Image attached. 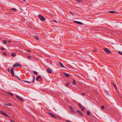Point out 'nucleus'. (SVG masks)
<instances>
[{
  "mask_svg": "<svg viewBox=\"0 0 122 122\" xmlns=\"http://www.w3.org/2000/svg\"><path fill=\"white\" fill-rule=\"evenodd\" d=\"M1 50H4V48H3V47H1Z\"/></svg>",
  "mask_w": 122,
  "mask_h": 122,
  "instance_id": "nucleus-39",
  "label": "nucleus"
},
{
  "mask_svg": "<svg viewBox=\"0 0 122 122\" xmlns=\"http://www.w3.org/2000/svg\"><path fill=\"white\" fill-rule=\"evenodd\" d=\"M27 51H28L29 52H31L30 51V50H27Z\"/></svg>",
  "mask_w": 122,
  "mask_h": 122,
  "instance_id": "nucleus-44",
  "label": "nucleus"
},
{
  "mask_svg": "<svg viewBox=\"0 0 122 122\" xmlns=\"http://www.w3.org/2000/svg\"><path fill=\"white\" fill-rule=\"evenodd\" d=\"M3 54L4 55H7V53L5 52H3Z\"/></svg>",
  "mask_w": 122,
  "mask_h": 122,
  "instance_id": "nucleus-33",
  "label": "nucleus"
},
{
  "mask_svg": "<svg viewBox=\"0 0 122 122\" xmlns=\"http://www.w3.org/2000/svg\"><path fill=\"white\" fill-rule=\"evenodd\" d=\"M69 83L68 82H67L66 84V87H68L69 86Z\"/></svg>",
  "mask_w": 122,
  "mask_h": 122,
  "instance_id": "nucleus-28",
  "label": "nucleus"
},
{
  "mask_svg": "<svg viewBox=\"0 0 122 122\" xmlns=\"http://www.w3.org/2000/svg\"><path fill=\"white\" fill-rule=\"evenodd\" d=\"M73 21L75 23H77V24H80L83 25V24L81 22H80L77 21Z\"/></svg>",
  "mask_w": 122,
  "mask_h": 122,
  "instance_id": "nucleus-11",
  "label": "nucleus"
},
{
  "mask_svg": "<svg viewBox=\"0 0 122 122\" xmlns=\"http://www.w3.org/2000/svg\"><path fill=\"white\" fill-rule=\"evenodd\" d=\"M11 10L13 11H15L16 10V9L15 8H12L11 9Z\"/></svg>",
  "mask_w": 122,
  "mask_h": 122,
  "instance_id": "nucleus-23",
  "label": "nucleus"
},
{
  "mask_svg": "<svg viewBox=\"0 0 122 122\" xmlns=\"http://www.w3.org/2000/svg\"><path fill=\"white\" fill-rule=\"evenodd\" d=\"M101 108L102 109H104L105 108V107L103 105H102V106Z\"/></svg>",
  "mask_w": 122,
  "mask_h": 122,
  "instance_id": "nucleus-31",
  "label": "nucleus"
},
{
  "mask_svg": "<svg viewBox=\"0 0 122 122\" xmlns=\"http://www.w3.org/2000/svg\"><path fill=\"white\" fill-rule=\"evenodd\" d=\"M118 52L119 53V54L121 55H122V52H120V51H118Z\"/></svg>",
  "mask_w": 122,
  "mask_h": 122,
  "instance_id": "nucleus-32",
  "label": "nucleus"
},
{
  "mask_svg": "<svg viewBox=\"0 0 122 122\" xmlns=\"http://www.w3.org/2000/svg\"><path fill=\"white\" fill-rule=\"evenodd\" d=\"M10 42H10V41H8V42L9 43H10Z\"/></svg>",
  "mask_w": 122,
  "mask_h": 122,
  "instance_id": "nucleus-47",
  "label": "nucleus"
},
{
  "mask_svg": "<svg viewBox=\"0 0 122 122\" xmlns=\"http://www.w3.org/2000/svg\"><path fill=\"white\" fill-rule=\"evenodd\" d=\"M59 63L61 67H62L63 68L65 67L61 63L59 62Z\"/></svg>",
  "mask_w": 122,
  "mask_h": 122,
  "instance_id": "nucleus-13",
  "label": "nucleus"
},
{
  "mask_svg": "<svg viewBox=\"0 0 122 122\" xmlns=\"http://www.w3.org/2000/svg\"><path fill=\"white\" fill-rule=\"evenodd\" d=\"M10 121L11 122H15V121L13 120H10Z\"/></svg>",
  "mask_w": 122,
  "mask_h": 122,
  "instance_id": "nucleus-37",
  "label": "nucleus"
},
{
  "mask_svg": "<svg viewBox=\"0 0 122 122\" xmlns=\"http://www.w3.org/2000/svg\"><path fill=\"white\" fill-rule=\"evenodd\" d=\"M14 68H13L10 70V72L11 74H12L13 76H14Z\"/></svg>",
  "mask_w": 122,
  "mask_h": 122,
  "instance_id": "nucleus-5",
  "label": "nucleus"
},
{
  "mask_svg": "<svg viewBox=\"0 0 122 122\" xmlns=\"http://www.w3.org/2000/svg\"><path fill=\"white\" fill-rule=\"evenodd\" d=\"M48 114L49 115L52 117H53L55 118L56 119V117L55 116V115L54 114H53L52 113L50 112H48Z\"/></svg>",
  "mask_w": 122,
  "mask_h": 122,
  "instance_id": "nucleus-3",
  "label": "nucleus"
},
{
  "mask_svg": "<svg viewBox=\"0 0 122 122\" xmlns=\"http://www.w3.org/2000/svg\"><path fill=\"white\" fill-rule=\"evenodd\" d=\"M53 21L54 22H56V23H57V21H56V20H54Z\"/></svg>",
  "mask_w": 122,
  "mask_h": 122,
  "instance_id": "nucleus-45",
  "label": "nucleus"
},
{
  "mask_svg": "<svg viewBox=\"0 0 122 122\" xmlns=\"http://www.w3.org/2000/svg\"><path fill=\"white\" fill-rule=\"evenodd\" d=\"M69 108L70 110V111L71 112H73V113L74 112V111L73 110V108H72V107L71 106H69Z\"/></svg>",
  "mask_w": 122,
  "mask_h": 122,
  "instance_id": "nucleus-8",
  "label": "nucleus"
},
{
  "mask_svg": "<svg viewBox=\"0 0 122 122\" xmlns=\"http://www.w3.org/2000/svg\"><path fill=\"white\" fill-rule=\"evenodd\" d=\"M76 111L78 112V113H79V114L80 115V116H82L83 117V115L82 114V113L80 111H79V110H77Z\"/></svg>",
  "mask_w": 122,
  "mask_h": 122,
  "instance_id": "nucleus-10",
  "label": "nucleus"
},
{
  "mask_svg": "<svg viewBox=\"0 0 122 122\" xmlns=\"http://www.w3.org/2000/svg\"><path fill=\"white\" fill-rule=\"evenodd\" d=\"M112 85L116 89H117V87L116 85L114 83H112Z\"/></svg>",
  "mask_w": 122,
  "mask_h": 122,
  "instance_id": "nucleus-15",
  "label": "nucleus"
},
{
  "mask_svg": "<svg viewBox=\"0 0 122 122\" xmlns=\"http://www.w3.org/2000/svg\"><path fill=\"white\" fill-rule=\"evenodd\" d=\"M63 74L67 77H69V74L66 72H64Z\"/></svg>",
  "mask_w": 122,
  "mask_h": 122,
  "instance_id": "nucleus-9",
  "label": "nucleus"
},
{
  "mask_svg": "<svg viewBox=\"0 0 122 122\" xmlns=\"http://www.w3.org/2000/svg\"><path fill=\"white\" fill-rule=\"evenodd\" d=\"M16 77L17 78H18V79H20L19 78V77H18L17 76H16Z\"/></svg>",
  "mask_w": 122,
  "mask_h": 122,
  "instance_id": "nucleus-46",
  "label": "nucleus"
},
{
  "mask_svg": "<svg viewBox=\"0 0 122 122\" xmlns=\"http://www.w3.org/2000/svg\"><path fill=\"white\" fill-rule=\"evenodd\" d=\"M34 37L37 40H38L39 39L38 37L37 36H34Z\"/></svg>",
  "mask_w": 122,
  "mask_h": 122,
  "instance_id": "nucleus-22",
  "label": "nucleus"
},
{
  "mask_svg": "<svg viewBox=\"0 0 122 122\" xmlns=\"http://www.w3.org/2000/svg\"><path fill=\"white\" fill-rule=\"evenodd\" d=\"M47 72L49 73H50L51 72V70L50 68H48L47 69Z\"/></svg>",
  "mask_w": 122,
  "mask_h": 122,
  "instance_id": "nucleus-12",
  "label": "nucleus"
},
{
  "mask_svg": "<svg viewBox=\"0 0 122 122\" xmlns=\"http://www.w3.org/2000/svg\"><path fill=\"white\" fill-rule=\"evenodd\" d=\"M33 72L34 74H35L36 75H37L38 74V72L35 71H33Z\"/></svg>",
  "mask_w": 122,
  "mask_h": 122,
  "instance_id": "nucleus-24",
  "label": "nucleus"
},
{
  "mask_svg": "<svg viewBox=\"0 0 122 122\" xmlns=\"http://www.w3.org/2000/svg\"><path fill=\"white\" fill-rule=\"evenodd\" d=\"M70 13L71 14H73V13H72V12H71V11H70Z\"/></svg>",
  "mask_w": 122,
  "mask_h": 122,
  "instance_id": "nucleus-43",
  "label": "nucleus"
},
{
  "mask_svg": "<svg viewBox=\"0 0 122 122\" xmlns=\"http://www.w3.org/2000/svg\"><path fill=\"white\" fill-rule=\"evenodd\" d=\"M28 57L29 59H30L31 57V56H28Z\"/></svg>",
  "mask_w": 122,
  "mask_h": 122,
  "instance_id": "nucleus-35",
  "label": "nucleus"
},
{
  "mask_svg": "<svg viewBox=\"0 0 122 122\" xmlns=\"http://www.w3.org/2000/svg\"><path fill=\"white\" fill-rule=\"evenodd\" d=\"M72 84L73 85H75L76 84V81L74 79L73 80Z\"/></svg>",
  "mask_w": 122,
  "mask_h": 122,
  "instance_id": "nucleus-19",
  "label": "nucleus"
},
{
  "mask_svg": "<svg viewBox=\"0 0 122 122\" xmlns=\"http://www.w3.org/2000/svg\"><path fill=\"white\" fill-rule=\"evenodd\" d=\"M35 80V76H33V80L32 81V82L33 83L34 82V81Z\"/></svg>",
  "mask_w": 122,
  "mask_h": 122,
  "instance_id": "nucleus-26",
  "label": "nucleus"
},
{
  "mask_svg": "<svg viewBox=\"0 0 122 122\" xmlns=\"http://www.w3.org/2000/svg\"><path fill=\"white\" fill-rule=\"evenodd\" d=\"M23 81L24 82H27L28 83H31V82H30V81Z\"/></svg>",
  "mask_w": 122,
  "mask_h": 122,
  "instance_id": "nucleus-27",
  "label": "nucleus"
},
{
  "mask_svg": "<svg viewBox=\"0 0 122 122\" xmlns=\"http://www.w3.org/2000/svg\"><path fill=\"white\" fill-rule=\"evenodd\" d=\"M93 52H95L96 51H97V50H93Z\"/></svg>",
  "mask_w": 122,
  "mask_h": 122,
  "instance_id": "nucleus-41",
  "label": "nucleus"
},
{
  "mask_svg": "<svg viewBox=\"0 0 122 122\" xmlns=\"http://www.w3.org/2000/svg\"><path fill=\"white\" fill-rule=\"evenodd\" d=\"M79 106L80 108H81V105L80 103H78Z\"/></svg>",
  "mask_w": 122,
  "mask_h": 122,
  "instance_id": "nucleus-29",
  "label": "nucleus"
},
{
  "mask_svg": "<svg viewBox=\"0 0 122 122\" xmlns=\"http://www.w3.org/2000/svg\"><path fill=\"white\" fill-rule=\"evenodd\" d=\"M23 0V1H25V0Z\"/></svg>",
  "mask_w": 122,
  "mask_h": 122,
  "instance_id": "nucleus-48",
  "label": "nucleus"
},
{
  "mask_svg": "<svg viewBox=\"0 0 122 122\" xmlns=\"http://www.w3.org/2000/svg\"><path fill=\"white\" fill-rule=\"evenodd\" d=\"M106 91L107 93V94H108L109 95H110L109 94L108 92V91H107L106 90Z\"/></svg>",
  "mask_w": 122,
  "mask_h": 122,
  "instance_id": "nucleus-38",
  "label": "nucleus"
},
{
  "mask_svg": "<svg viewBox=\"0 0 122 122\" xmlns=\"http://www.w3.org/2000/svg\"><path fill=\"white\" fill-rule=\"evenodd\" d=\"M7 94L9 95H11V96H13V94L11 92H7Z\"/></svg>",
  "mask_w": 122,
  "mask_h": 122,
  "instance_id": "nucleus-14",
  "label": "nucleus"
},
{
  "mask_svg": "<svg viewBox=\"0 0 122 122\" xmlns=\"http://www.w3.org/2000/svg\"><path fill=\"white\" fill-rule=\"evenodd\" d=\"M39 17L40 18L41 20L42 21H44L45 20V18L43 16L41 15H39Z\"/></svg>",
  "mask_w": 122,
  "mask_h": 122,
  "instance_id": "nucleus-1",
  "label": "nucleus"
},
{
  "mask_svg": "<svg viewBox=\"0 0 122 122\" xmlns=\"http://www.w3.org/2000/svg\"><path fill=\"white\" fill-rule=\"evenodd\" d=\"M85 109V107L84 106H83L81 108V110L82 111H84Z\"/></svg>",
  "mask_w": 122,
  "mask_h": 122,
  "instance_id": "nucleus-25",
  "label": "nucleus"
},
{
  "mask_svg": "<svg viewBox=\"0 0 122 122\" xmlns=\"http://www.w3.org/2000/svg\"><path fill=\"white\" fill-rule=\"evenodd\" d=\"M104 50L106 52H107V53H111L110 51L107 48H104Z\"/></svg>",
  "mask_w": 122,
  "mask_h": 122,
  "instance_id": "nucleus-6",
  "label": "nucleus"
},
{
  "mask_svg": "<svg viewBox=\"0 0 122 122\" xmlns=\"http://www.w3.org/2000/svg\"><path fill=\"white\" fill-rule=\"evenodd\" d=\"M76 0L77 1L80 2H81V1H83V0Z\"/></svg>",
  "mask_w": 122,
  "mask_h": 122,
  "instance_id": "nucleus-34",
  "label": "nucleus"
},
{
  "mask_svg": "<svg viewBox=\"0 0 122 122\" xmlns=\"http://www.w3.org/2000/svg\"><path fill=\"white\" fill-rule=\"evenodd\" d=\"M0 113L7 117H9V116L7 114L3 112L0 110Z\"/></svg>",
  "mask_w": 122,
  "mask_h": 122,
  "instance_id": "nucleus-2",
  "label": "nucleus"
},
{
  "mask_svg": "<svg viewBox=\"0 0 122 122\" xmlns=\"http://www.w3.org/2000/svg\"><path fill=\"white\" fill-rule=\"evenodd\" d=\"M86 114L87 115H89L90 114V112L89 110L87 111L86 112Z\"/></svg>",
  "mask_w": 122,
  "mask_h": 122,
  "instance_id": "nucleus-18",
  "label": "nucleus"
},
{
  "mask_svg": "<svg viewBox=\"0 0 122 122\" xmlns=\"http://www.w3.org/2000/svg\"><path fill=\"white\" fill-rule=\"evenodd\" d=\"M85 95V94L84 93H82V95L83 96L84 95Z\"/></svg>",
  "mask_w": 122,
  "mask_h": 122,
  "instance_id": "nucleus-42",
  "label": "nucleus"
},
{
  "mask_svg": "<svg viewBox=\"0 0 122 122\" xmlns=\"http://www.w3.org/2000/svg\"><path fill=\"white\" fill-rule=\"evenodd\" d=\"M21 65L18 63H16L14 65L13 67H15L17 66H21Z\"/></svg>",
  "mask_w": 122,
  "mask_h": 122,
  "instance_id": "nucleus-4",
  "label": "nucleus"
},
{
  "mask_svg": "<svg viewBox=\"0 0 122 122\" xmlns=\"http://www.w3.org/2000/svg\"><path fill=\"white\" fill-rule=\"evenodd\" d=\"M16 55V54L15 53H13L12 54V56L13 57H15Z\"/></svg>",
  "mask_w": 122,
  "mask_h": 122,
  "instance_id": "nucleus-20",
  "label": "nucleus"
},
{
  "mask_svg": "<svg viewBox=\"0 0 122 122\" xmlns=\"http://www.w3.org/2000/svg\"><path fill=\"white\" fill-rule=\"evenodd\" d=\"M66 121V122H71V121H69L68 120H67Z\"/></svg>",
  "mask_w": 122,
  "mask_h": 122,
  "instance_id": "nucleus-36",
  "label": "nucleus"
},
{
  "mask_svg": "<svg viewBox=\"0 0 122 122\" xmlns=\"http://www.w3.org/2000/svg\"><path fill=\"white\" fill-rule=\"evenodd\" d=\"M3 104L7 106H10L11 105V103H3Z\"/></svg>",
  "mask_w": 122,
  "mask_h": 122,
  "instance_id": "nucleus-17",
  "label": "nucleus"
},
{
  "mask_svg": "<svg viewBox=\"0 0 122 122\" xmlns=\"http://www.w3.org/2000/svg\"><path fill=\"white\" fill-rule=\"evenodd\" d=\"M41 76H38L36 78V80L37 81H38V79L40 78H41Z\"/></svg>",
  "mask_w": 122,
  "mask_h": 122,
  "instance_id": "nucleus-16",
  "label": "nucleus"
},
{
  "mask_svg": "<svg viewBox=\"0 0 122 122\" xmlns=\"http://www.w3.org/2000/svg\"><path fill=\"white\" fill-rule=\"evenodd\" d=\"M15 96L20 101H23V98L21 97H20L16 95Z\"/></svg>",
  "mask_w": 122,
  "mask_h": 122,
  "instance_id": "nucleus-7",
  "label": "nucleus"
},
{
  "mask_svg": "<svg viewBox=\"0 0 122 122\" xmlns=\"http://www.w3.org/2000/svg\"><path fill=\"white\" fill-rule=\"evenodd\" d=\"M3 43L4 44H6V41L5 40H4L3 41Z\"/></svg>",
  "mask_w": 122,
  "mask_h": 122,
  "instance_id": "nucleus-30",
  "label": "nucleus"
},
{
  "mask_svg": "<svg viewBox=\"0 0 122 122\" xmlns=\"http://www.w3.org/2000/svg\"><path fill=\"white\" fill-rule=\"evenodd\" d=\"M109 13H116V12L114 11H111L109 12Z\"/></svg>",
  "mask_w": 122,
  "mask_h": 122,
  "instance_id": "nucleus-21",
  "label": "nucleus"
},
{
  "mask_svg": "<svg viewBox=\"0 0 122 122\" xmlns=\"http://www.w3.org/2000/svg\"><path fill=\"white\" fill-rule=\"evenodd\" d=\"M7 71H8V72H9L10 71V69L9 68H8L7 69Z\"/></svg>",
  "mask_w": 122,
  "mask_h": 122,
  "instance_id": "nucleus-40",
  "label": "nucleus"
}]
</instances>
